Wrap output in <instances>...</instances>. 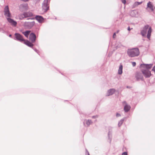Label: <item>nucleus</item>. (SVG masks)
Segmentation results:
<instances>
[{"label": "nucleus", "instance_id": "f257e3e1", "mask_svg": "<svg viewBox=\"0 0 155 155\" xmlns=\"http://www.w3.org/2000/svg\"><path fill=\"white\" fill-rule=\"evenodd\" d=\"M148 29V30L147 32V37L148 39H150L151 36V34L152 31V29L151 27H149V26L148 25H146L144 26L143 30L141 31V34L142 36H145L147 33Z\"/></svg>", "mask_w": 155, "mask_h": 155}, {"label": "nucleus", "instance_id": "f03ea898", "mask_svg": "<svg viewBox=\"0 0 155 155\" xmlns=\"http://www.w3.org/2000/svg\"><path fill=\"white\" fill-rule=\"evenodd\" d=\"M128 55L131 57L137 56L139 55L140 51L137 48L129 49L127 51Z\"/></svg>", "mask_w": 155, "mask_h": 155}, {"label": "nucleus", "instance_id": "7ed1b4c3", "mask_svg": "<svg viewBox=\"0 0 155 155\" xmlns=\"http://www.w3.org/2000/svg\"><path fill=\"white\" fill-rule=\"evenodd\" d=\"M4 15L7 19V18H10L12 17V15L9 11L8 6L7 5L4 8Z\"/></svg>", "mask_w": 155, "mask_h": 155}, {"label": "nucleus", "instance_id": "20e7f679", "mask_svg": "<svg viewBox=\"0 0 155 155\" xmlns=\"http://www.w3.org/2000/svg\"><path fill=\"white\" fill-rule=\"evenodd\" d=\"M42 8L44 12H46L48 10L49 6L48 0H44L43 3Z\"/></svg>", "mask_w": 155, "mask_h": 155}, {"label": "nucleus", "instance_id": "39448f33", "mask_svg": "<svg viewBox=\"0 0 155 155\" xmlns=\"http://www.w3.org/2000/svg\"><path fill=\"white\" fill-rule=\"evenodd\" d=\"M141 71L146 78H150L152 75L150 71L147 69H142Z\"/></svg>", "mask_w": 155, "mask_h": 155}, {"label": "nucleus", "instance_id": "423d86ee", "mask_svg": "<svg viewBox=\"0 0 155 155\" xmlns=\"http://www.w3.org/2000/svg\"><path fill=\"white\" fill-rule=\"evenodd\" d=\"M28 9V6L27 4H23L19 6V10L21 11H27Z\"/></svg>", "mask_w": 155, "mask_h": 155}, {"label": "nucleus", "instance_id": "0eeeda50", "mask_svg": "<svg viewBox=\"0 0 155 155\" xmlns=\"http://www.w3.org/2000/svg\"><path fill=\"white\" fill-rule=\"evenodd\" d=\"M35 22L34 21L29 22H25L24 24V26L27 28H31L32 27L35 25Z\"/></svg>", "mask_w": 155, "mask_h": 155}, {"label": "nucleus", "instance_id": "6e6552de", "mask_svg": "<svg viewBox=\"0 0 155 155\" xmlns=\"http://www.w3.org/2000/svg\"><path fill=\"white\" fill-rule=\"evenodd\" d=\"M15 37L17 40L22 42L25 41L22 36L18 33H16L15 34Z\"/></svg>", "mask_w": 155, "mask_h": 155}, {"label": "nucleus", "instance_id": "1a4fd4ad", "mask_svg": "<svg viewBox=\"0 0 155 155\" xmlns=\"http://www.w3.org/2000/svg\"><path fill=\"white\" fill-rule=\"evenodd\" d=\"M147 9L149 11L153 12L154 10V8L151 2H149L147 4Z\"/></svg>", "mask_w": 155, "mask_h": 155}, {"label": "nucleus", "instance_id": "9d476101", "mask_svg": "<svg viewBox=\"0 0 155 155\" xmlns=\"http://www.w3.org/2000/svg\"><path fill=\"white\" fill-rule=\"evenodd\" d=\"M122 104L123 105H124V109L125 112H128L130 109V106L127 104L125 101L123 102Z\"/></svg>", "mask_w": 155, "mask_h": 155}, {"label": "nucleus", "instance_id": "9b49d317", "mask_svg": "<svg viewBox=\"0 0 155 155\" xmlns=\"http://www.w3.org/2000/svg\"><path fill=\"white\" fill-rule=\"evenodd\" d=\"M36 36L34 33H31L30 35L29 39L31 42L34 43L35 42Z\"/></svg>", "mask_w": 155, "mask_h": 155}, {"label": "nucleus", "instance_id": "f8f14e48", "mask_svg": "<svg viewBox=\"0 0 155 155\" xmlns=\"http://www.w3.org/2000/svg\"><path fill=\"white\" fill-rule=\"evenodd\" d=\"M152 66L153 64H141L140 67L141 68H146L145 69H147L148 70L152 67Z\"/></svg>", "mask_w": 155, "mask_h": 155}, {"label": "nucleus", "instance_id": "ddd939ff", "mask_svg": "<svg viewBox=\"0 0 155 155\" xmlns=\"http://www.w3.org/2000/svg\"><path fill=\"white\" fill-rule=\"evenodd\" d=\"M135 78L137 80L140 79L143 80V77L142 74L140 72H137L135 75Z\"/></svg>", "mask_w": 155, "mask_h": 155}, {"label": "nucleus", "instance_id": "4468645a", "mask_svg": "<svg viewBox=\"0 0 155 155\" xmlns=\"http://www.w3.org/2000/svg\"><path fill=\"white\" fill-rule=\"evenodd\" d=\"M115 89L114 88L110 89L107 91L106 96H108L113 94L115 91Z\"/></svg>", "mask_w": 155, "mask_h": 155}, {"label": "nucleus", "instance_id": "2eb2a0df", "mask_svg": "<svg viewBox=\"0 0 155 155\" xmlns=\"http://www.w3.org/2000/svg\"><path fill=\"white\" fill-rule=\"evenodd\" d=\"M24 13L25 18L31 17L33 16V14L30 11L25 12Z\"/></svg>", "mask_w": 155, "mask_h": 155}, {"label": "nucleus", "instance_id": "dca6fc26", "mask_svg": "<svg viewBox=\"0 0 155 155\" xmlns=\"http://www.w3.org/2000/svg\"><path fill=\"white\" fill-rule=\"evenodd\" d=\"M7 20L8 22L10 23L12 25L15 26L16 25L17 23L16 21H14L12 19L10 18H7Z\"/></svg>", "mask_w": 155, "mask_h": 155}, {"label": "nucleus", "instance_id": "f3484780", "mask_svg": "<svg viewBox=\"0 0 155 155\" xmlns=\"http://www.w3.org/2000/svg\"><path fill=\"white\" fill-rule=\"evenodd\" d=\"M35 18L36 19L39 23H41L44 20L43 18L41 16L36 15Z\"/></svg>", "mask_w": 155, "mask_h": 155}, {"label": "nucleus", "instance_id": "a211bd4d", "mask_svg": "<svg viewBox=\"0 0 155 155\" xmlns=\"http://www.w3.org/2000/svg\"><path fill=\"white\" fill-rule=\"evenodd\" d=\"M138 14L137 12L135 10H134L132 11L130 13V15L131 16L133 17H136L137 15Z\"/></svg>", "mask_w": 155, "mask_h": 155}, {"label": "nucleus", "instance_id": "6ab92c4d", "mask_svg": "<svg viewBox=\"0 0 155 155\" xmlns=\"http://www.w3.org/2000/svg\"><path fill=\"white\" fill-rule=\"evenodd\" d=\"M24 43L25 45L30 47H32L33 46V44L28 40L26 41L25 40L24 41Z\"/></svg>", "mask_w": 155, "mask_h": 155}, {"label": "nucleus", "instance_id": "aec40b11", "mask_svg": "<svg viewBox=\"0 0 155 155\" xmlns=\"http://www.w3.org/2000/svg\"><path fill=\"white\" fill-rule=\"evenodd\" d=\"M123 66L122 64H120L118 69V73L119 74L121 75L122 74L123 71Z\"/></svg>", "mask_w": 155, "mask_h": 155}, {"label": "nucleus", "instance_id": "412c9836", "mask_svg": "<svg viewBox=\"0 0 155 155\" xmlns=\"http://www.w3.org/2000/svg\"><path fill=\"white\" fill-rule=\"evenodd\" d=\"M31 32L30 31H27L25 32H23L22 33L27 37H28V35Z\"/></svg>", "mask_w": 155, "mask_h": 155}, {"label": "nucleus", "instance_id": "4be33fe9", "mask_svg": "<svg viewBox=\"0 0 155 155\" xmlns=\"http://www.w3.org/2000/svg\"><path fill=\"white\" fill-rule=\"evenodd\" d=\"M19 19L20 20H22L24 18H25V16H24V13L22 14H21L19 15Z\"/></svg>", "mask_w": 155, "mask_h": 155}, {"label": "nucleus", "instance_id": "5701e85b", "mask_svg": "<svg viewBox=\"0 0 155 155\" xmlns=\"http://www.w3.org/2000/svg\"><path fill=\"white\" fill-rule=\"evenodd\" d=\"M92 122L91 120H88L86 121V124L88 126Z\"/></svg>", "mask_w": 155, "mask_h": 155}, {"label": "nucleus", "instance_id": "b1692460", "mask_svg": "<svg viewBox=\"0 0 155 155\" xmlns=\"http://www.w3.org/2000/svg\"><path fill=\"white\" fill-rule=\"evenodd\" d=\"M142 3V2H135V5H138L141 4Z\"/></svg>", "mask_w": 155, "mask_h": 155}, {"label": "nucleus", "instance_id": "393cba45", "mask_svg": "<svg viewBox=\"0 0 155 155\" xmlns=\"http://www.w3.org/2000/svg\"><path fill=\"white\" fill-rule=\"evenodd\" d=\"M132 65L133 67H134L136 66V63L135 62H132Z\"/></svg>", "mask_w": 155, "mask_h": 155}, {"label": "nucleus", "instance_id": "a878e982", "mask_svg": "<svg viewBox=\"0 0 155 155\" xmlns=\"http://www.w3.org/2000/svg\"><path fill=\"white\" fill-rule=\"evenodd\" d=\"M121 1L122 3L125 4L126 3V0H121Z\"/></svg>", "mask_w": 155, "mask_h": 155}, {"label": "nucleus", "instance_id": "bb28decb", "mask_svg": "<svg viewBox=\"0 0 155 155\" xmlns=\"http://www.w3.org/2000/svg\"><path fill=\"white\" fill-rule=\"evenodd\" d=\"M122 155H127V153L126 152H124L122 153Z\"/></svg>", "mask_w": 155, "mask_h": 155}, {"label": "nucleus", "instance_id": "cd10ccee", "mask_svg": "<svg viewBox=\"0 0 155 155\" xmlns=\"http://www.w3.org/2000/svg\"><path fill=\"white\" fill-rule=\"evenodd\" d=\"M116 36V33H114V34H113V38H115Z\"/></svg>", "mask_w": 155, "mask_h": 155}, {"label": "nucleus", "instance_id": "c85d7f7f", "mask_svg": "<svg viewBox=\"0 0 155 155\" xmlns=\"http://www.w3.org/2000/svg\"><path fill=\"white\" fill-rule=\"evenodd\" d=\"M22 1H23L24 2H27L29 0H21Z\"/></svg>", "mask_w": 155, "mask_h": 155}, {"label": "nucleus", "instance_id": "c756f323", "mask_svg": "<svg viewBox=\"0 0 155 155\" xmlns=\"http://www.w3.org/2000/svg\"><path fill=\"white\" fill-rule=\"evenodd\" d=\"M122 122H120L119 124H118V125L119 126H120V125H121L122 124Z\"/></svg>", "mask_w": 155, "mask_h": 155}, {"label": "nucleus", "instance_id": "7c9ffc66", "mask_svg": "<svg viewBox=\"0 0 155 155\" xmlns=\"http://www.w3.org/2000/svg\"><path fill=\"white\" fill-rule=\"evenodd\" d=\"M116 115H117V116H120V114L118 113H117V114Z\"/></svg>", "mask_w": 155, "mask_h": 155}, {"label": "nucleus", "instance_id": "2f4dec72", "mask_svg": "<svg viewBox=\"0 0 155 155\" xmlns=\"http://www.w3.org/2000/svg\"><path fill=\"white\" fill-rule=\"evenodd\" d=\"M129 31H130V28L129 27L128 28V29H127Z\"/></svg>", "mask_w": 155, "mask_h": 155}, {"label": "nucleus", "instance_id": "473e14b6", "mask_svg": "<svg viewBox=\"0 0 155 155\" xmlns=\"http://www.w3.org/2000/svg\"><path fill=\"white\" fill-rule=\"evenodd\" d=\"M34 18H28L27 19H34Z\"/></svg>", "mask_w": 155, "mask_h": 155}, {"label": "nucleus", "instance_id": "72a5a7b5", "mask_svg": "<svg viewBox=\"0 0 155 155\" xmlns=\"http://www.w3.org/2000/svg\"><path fill=\"white\" fill-rule=\"evenodd\" d=\"M11 36H12L11 35H9V37H11Z\"/></svg>", "mask_w": 155, "mask_h": 155}, {"label": "nucleus", "instance_id": "f704fd0d", "mask_svg": "<svg viewBox=\"0 0 155 155\" xmlns=\"http://www.w3.org/2000/svg\"><path fill=\"white\" fill-rule=\"evenodd\" d=\"M127 88H130V87H129L128 86H127Z\"/></svg>", "mask_w": 155, "mask_h": 155}, {"label": "nucleus", "instance_id": "c9c22d12", "mask_svg": "<svg viewBox=\"0 0 155 155\" xmlns=\"http://www.w3.org/2000/svg\"><path fill=\"white\" fill-rule=\"evenodd\" d=\"M119 30L117 31V33H118L119 32Z\"/></svg>", "mask_w": 155, "mask_h": 155}, {"label": "nucleus", "instance_id": "e433bc0d", "mask_svg": "<svg viewBox=\"0 0 155 155\" xmlns=\"http://www.w3.org/2000/svg\"><path fill=\"white\" fill-rule=\"evenodd\" d=\"M154 8L155 9V7H154Z\"/></svg>", "mask_w": 155, "mask_h": 155}]
</instances>
